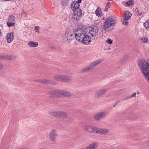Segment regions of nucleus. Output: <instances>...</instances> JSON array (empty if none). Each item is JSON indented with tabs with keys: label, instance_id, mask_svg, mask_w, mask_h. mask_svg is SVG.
Wrapping results in <instances>:
<instances>
[{
	"label": "nucleus",
	"instance_id": "nucleus-1",
	"mask_svg": "<svg viewBox=\"0 0 149 149\" xmlns=\"http://www.w3.org/2000/svg\"><path fill=\"white\" fill-rule=\"evenodd\" d=\"M115 24V21L111 17L107 19L102 26L103 29L107 32L111 31Z\"/></svg>",
	"mask_w": 149,
	"mask_h": 149
},
{
	"label": "nucleus",
	"instance_id": "nucleus-2",
	"mask_svg": "<svg viewBox=\"0 0 149 149\" xmlns=\"http://www.w3.org/2000/svg\"><path fill=\"white\" fill-rule=\"evenodd\" d=\"M72 77L71 76H65L57 74L55 75L54 78V80L62 82H70L72 80Z\"/></svg>",
	"mask_w": 149,
	"mask_h": 149
},
{
	"label": "nucleus",
	"instance_id": "nucleus-3",
	"mask_svg": "<svg viewBox=\"0 0 149 149\" xmlns=\"http://www.w3.org/2000/svg\"><path fill=\"white\" fill-rule=\"evenodd\" d=\"M73 32L75 38L79 41L85 34L84 31L80 29H78L74 31Z\"/></svg>",
	"mask_w": 149,
	"mask_h": 149
},
{
	"label": "nucleus",
	"instance_id": "nucleus-4",
	"mask_svg": "<svg viewBox=\"0 0 149 149\" xmlns=\"http://www.w3.org/2000/svg\"><path fill=\"white\" fill-rule=\"evenodd\" d=\"M62 90L56 89L49 91L48 94L51 97L59 98L62 97Z\"/></svg>",
	"mask_w": 149,
	"mask_h": 149
},
{
	"label": "nucleus",
	"instance_id": "nucleus-5",
	"mask_svg": "<svg viewBox=\"0 0 149 149\" xmlns=\"http://www.w3.org/2000/svg\"><path fill=\"white\" fill-rule=\"evenodd\" d=\"M49 138L51 142H56V137L58 136L57 131L55 129L52 130L49 133Z\"/></svg>",
	"mask_w": 149,
	"mask_h": 149
},
{
	"label": "nucleus",
	"instance_id": "nucleus-6",
	"mask_svg": "<svg viewBox=\"0 0 149 149\" xmlns=\"http://www.w3.org/2000/svg\"><path fill=\"white\" fill-rule=\"evenodd\" d=\"M74 11L72 14L73 19L76 21L79 20L82 17V11L79 9L78 10Z\"/></svg>",
	"mask_w": 149,
	"mask_h": 149
},
{
	"label": "nucleus",
	"instance_id": "nucleus-7",
	"mask_svg": "<svg viewBox=\"0 0 149 149\" xmlns=\"http://www.w3.org/2000/svg\"><path fill=\"white\" fill-rule=\"evenodd\" d=\"M106 111L101 112L97 113L94 116V118L96 120H100L104 118L107 115Z\"/></svg>",
	"mask_w": 149,
	"mask_h": 149
},
{
	"label": "nucleus",
	"instance_id": "nucleus-8",
	"mask_svg": "<svg viewBox=\"0 0 149 149\" xmlns=\"http://www.w3.org/2000/svg\"><path fill=\"white\" fill-rule=\"evenodd\" d=\"M15 18L13 15H10L8 18V21L7 24L8 26L12 27L14 26L15 24Z\"/></svg>",
	"mask_w": 149,
	"mask_h": 149
},
{
	"label": "nucleus",
	"instance_id": "nucleus-9",
	"mask_svg": "<svg viewBox=\"0 0 149 149\" xmlns=\"http://www.w3.org/2000/svg\"><path fill=\"white\" fill-rule=\"evenodd\" d=\"M91 38L89 36L85 34L79 41L84 44L88 45L91 42Z\"/></svg>",
	"mask_w": 149,
	"mask_h": 149
},
{
	"label": "nucleus",
	"instance_id": "nucleus-10",
	"mask_svg": "<svg viewBox=\"0 0 149 149\" xmlns=\"http://www.w3.org/2000/svg\"><path fill=\"white\" fill-rule=\"evenodd\" d=\"M37 81L40 83L45 84H50L53 85H55L54 81L48 79H39Z\"/></svg>",
	"mask_w": 149,
	"mask_h": 149
},
{
	"label": "nucleus",
	"instance_id": "nucleus-11",
	"mask_svg": "<svg viewBox=\"0 0 149 149\" xmlns=\"http://www.w3.org/2000/svg\"><path fill=\"white\" fill-rule=\"evenodd\" d=\"M79 3L77 1H74L71 4V7L72 10L73 11L78 10L79 9Z\"/></svg>",
	"mask_w": 149,
	"mask_h": 149
},
{
	"label": "nucleus",
	"instance_id": "nucleus-12",
	"mask_svg": "<svg viewBox=\"0 0 149 149\" xmlns=\"http://www.w3.org/2000/svg\"><path fill=\"white\" fill-rule=\"evenodd\" d=\"M99 146L97 142H94L88 145L86 147V149H97Z\"/></svg>",
	"mask_w": 149,
	"mask_h": 149
},
{
	"label": "nucleus",
	"instance_id": "nucleus-13",
	"mask_svg": "<svg viewBox=\"0 0 149 149\" xmlns=\"http://www.w3.org/2000/svg\"><path fill=\"white\" fill-rule=\"evenodd\" d=\"M106 92V90L105 89H100L96 92L95 96L97 97L102 96L105 94Z\"/></svg>",
	"mask_w": 149,
	"mask_h": 149
},
{
	"label": "nucleus",
	"instance_id": "nucleus-14",
	"mask_svg": "<svg viewBox=\"0 0 149 149\" xmlns=\"http://www.w3.org/2000/svg\"><path fill=\"white\" fill-rule=\"evenodd\" d=\"M89 33L91 36H95L98 32V29L97 28L90 27L88 28Z\"/></svg>",
	"mask_w": 149,
	"mask_h": 149
},
{
	"label": "nucleus",
	"instance_id": "nucleus-15",
	"mask_svg": "<svg viewBox=\"0 0 149 149\" xmlns=\"http://www.w3.org/2000/svg\"><path fill=\"white\" fill-rule=\"evenodd\" d=\"M16 57L13 55H0V59L4 60L15 59Z\"/></svg>",
	"mask_w": 149,
	"mask_h": 149
},
{
	"label": "nucleus",
	"instance_id": "nucleus-16",
	"mask_svg": "<svg viewBox=\"0 0 149 149\" xmlns=\"http://www.w3.org/2000/svg\"><path fill=\"white\" fill-rule=\"evenodd\" d=\"M65 36L66 37L67 41L69 42L74 38L73 34L68 32H66L65 34Z\"/></svg>",
	"mask_w": 149,
	"mask_h": 149
},
{
	"label": "nucleus",
	"instance_id": "nucleus-17",
	"mask_svg": "<svg viewBox=\"0 0 149 149\" xmlns=\"http://www.w3.org/2000/svg\"><path fill=\"white\" fill-rule=\"evenodd\" d=\"M67 116L68 115L66 112L58 111V117L64 119L67 118Z\"/></svg>",
	"mask_w": 149,
	"mask_h": 149
},
{
	"label": "nucleus",
	"instance_id": "nucleus-18",
	"mask_svg": "<svg viewBox=\"0 0 149 149\" xmlns=\"http://www.w3.org/2000/svg\"><path fill=\"white\" fill-rule=\"evenodd\" d=\"M93 127L90 125H86L84 127V129L87 132L91 134L92 133Z\"/></svg>",
	"mask_w": 149,
	"mask_h": 149
},
{
	"label": "nucleus",
	"instance_id": "nucleus-19",
	"mask_svg": "<svg viewBox=\"0 0 149 149\" xmlns=\"http://www.w3.org/2000/svg\"><path fill=\"white\" fill-rule=\"evenodd\" d=\"M14 38V34L13 32L8 33L7 34V39L8 42L10 43L13 40Z\"/></svg>",
	"mask_w": 149,
	"mask_h": 149
},
{
	"label": "nucleus",
	"instance_id": "nucleus-20",
	"mask_svg": "<svg viewBox=\"0 0 149 149\" xmlns=\"http://www.w3.org/2000/svg\"><path fill=\"white\" fill-rule=\"evenodd\" d=\"M102 60H99L96 61H94L91 63L89 65L92 69L97 65L102 62Z\"/></svg>",
	"mask_w": 149,
	"mask_h": 149
},
{
	"label": "nucleus",
	"instance_id": "nucleus-21",
	"mask_svg": "<svg viewBox=\"0 0 149 149\" xmlns=\"http://www.w3.org/2000/svg\"><path fill=\"white\" fill-rule=\"evenodd\" d=\"M101 128L96 127H93L92 133L100 134Z\"/></svg>",
	"mask_w": 149,
	"mask_h": 149
},
{
	"label": "nucleus",
	"instance_id": "nucleus-22",
	"mask_svg": "<svg viewBox=\"0 0 149 149\" xmlns=\"http://www.w3.org/2000/svg\"><path fill=\"white\" fill-rule=\"evenodd\" d=\"M101 11V9L100 8H98L95 11V14L96 16L98 17H101L102 15V12Z\"/></svg>",
	"mask_w": 149,
	"mask_h": 149
},
{
	"label": "nucleus",
	"instance_id": "nucleus-23",
	"mask_svg": "<svg viewBox=\"0 0 149 149\" xmlns=\"http://www.w3.org/2000/svg\"><path fill=\"white\" fill-rule=\"evenodd\" d=\"M109 132V130L107 129L101 128L100 134H106Z\"/></svg>",
	"mask_w": 149,
	"mask_h": 149
},
{
	"label": "nucleus",
	"instance_id": "nucleus-24",
	"mask_svg": "<svg viewBox=\"0 0 149 149\" xmlns=\"http://www.w3.org/2000/svg\"><path fill=\"white\" fill-rule=\"evenodd\" d=\"M28 45L30 47H35L38 45V43L36 42H35L33 41L29 42Z\"/></svg>",
	"mask_w": 149,
	"mask_h": 149
},
{
	"label": "nucleus",
	"instance_id": "nucleus-25",
	"mask_svg": "<svg viewBox=\"0 0 149 149\" xmlns=\"http://www.w3.org/2000/svg\"><path fill=\"white\" fill-rule=\"evenodd\" d=\"M131 15V14L128 11H127L125 13V17L123 19L126 20H128L130 18Z\"/></svg>",
	"mask_w": 149,
	"mask_h": 149
},
{
	"label": "nucleus",
	"instance_id": "nucleus-26",
	"mask_svg": "<svg viewBox=\"0 0 149 149\" xmlns=\"http://www.w3.org/2000/svg\"><path fill=\"white\" fill-rule=\"evenodd\" d=\"M62 97H70L71 95V93L69 92L64 91L62 90Z\"/></svg>",
	"mask_w": 149,
	"mask_h": 149
},
{
	"label": "nucleus",
	"instance_id": "nucleus-27",
	"mask_svg": "<svg viewBox=\"0 0 149 149\" xmlns=\"http://www.w3.org/2000/svg\"><path fill=\"white\" fill-rule=\"evenodd\" d=\"M58 111H51L49 112V114L53 116L58 117Z\"/></svg>",
	"mask_w": 149,
	"mask_h": 149
},
{
	"label": "nucleus",
	"instance_id": "nucleus-28",
	"mask_svg": "<svg viewBox=\"0 0 149 149\" xmlns=\"http://www.w3.org/2000/svg\"><path fill=\"white\" fill-rule=\"evenodd\" d=\"M92 69L90 65H88L82 71L83 73H86L88 72L89 70Z\"/></svg>",
	"mask_w": 149,
	"mask_h": 149
},
{
	"label": "nucleus",
	"instance_id": "nucleus-29",
	"mask_svg": "<svg viewBox=\"0 0 149 149\" xmlns=\"http://www.w3.org/2000/svg\"><path fill=\"white\" fill-rule=\"evenodd\" d=\"M144 26L147 30H149V20H147L144 23Z\"/></svg>",
	"mask_w": 149,
	"mask_h": 149
},
{
	"label": "nucleus",
	"instance_id": "nucleus-30",
	"mask_svg": "<svg viewBox=\"0 0 149 149\" xmlns=\"http://www.w3.org/2000/svg\"><path fill=\"white\" fill-rule=\"evenodd\" d=\"M110 4L109 2H107V3L104 9V11H107L108 9L110 7Z\"/></svg>",
	"mask_w": 149,
	"mask_h": 149
},
{
	"label": "nucleus",
	"instance_id": "nucleus-31",
	"mask_svg": "<svg viewBox=\"0 0 149 149\" xmlns=\"http://www.w3.org/2000/svg\"><path fill=\"white\" fill-rule=\"evenodd\" d=\"M133 3V1L132 0H130L126 2V4L127 6H130Z\"/></svg>",
	"mask_w": 149,
	"mask_h": 149
},
{
	"label": "nucleus",
	"instance_id": "nucleus-32",
	"mask_svg": "<svg viewBox=\"0 0 149 149\" xmlns=\"http://www.w3.org/2000/svg\"><path fill=\"white\" fill-rule=\"evenodd\" d=\"M127 20H126L123 19V24L124 25H127L128 24V22L127 21Z\"/></svg>",
	"mask_w": 149,
	"mask_h": 149
},
{
	"label": "nucleus",
	"instance_id": "nucleus-33",
	"mask_svg": "<svg viewBox=\"0 0 149 149\" xmlns=\"http://www.w3.org/2000/svg\"><path fill=\"white\" fill-rule=\"evenodd\" d=\"M142 40H143V42H147L148 41V38L147 37H144L142 38Z\"/></svg>",
	"mask_w": 149,
	"mask_h": 149
},
{
	"label": "nucleus",
	"instance_id": "nucleus-34",
	"mask_svg": "<svg viewBox=\"0 0 149 149\" xmlns=\"http://www.w3.org/2000/svg\"><path fill=\"white\" fill-rule=\"evenodd\" d=\"M40 28V27L39 26H36L34 28V29L36 30L35 31L36 32H37L38 33H39V29Z\"/></svg>",
	"mask_w": 149,
	"mask_h": 149
},
{
	"label": "nucleus",
	"instance_id": "nucleus-35",
	"mask_svg": "<svg viewBox=\"0 0 149 149\" xmlns=\"http://www.w3.org/2000/svg\"><path fill=\"white\" fill-rule=\"evenodd\" d=\"M6 69V67L5 66H4L3 65L0 63V70L3 69Z\"/></svg>",
	"mask_w": 149,
	"mask_h": 149
},
{
	"label": "nucleus",
	"instance_id": "nucleus-36",
	"mask_svg": "<svg viewBox=\"0 0 149 149\" xmlns=\"http://www.w3.org/2000/svg\"><path fill=\"white\" fill-rule=\"evenodd\" d=\"M106 41L107 43H109L110 44H112L113 42V41L109 38Z\"/></svg>",
	"mask_w": 149,
	"mask_h": 149
},
{
	"label": "nucleus",
	"instance_id": "nucleus-37",
	"mask_svg": "<svg viewBox=\"0 0 149 149\" xmlns=\"http://www.w3.org/2000/svg\"><path fill=\"white\" fill-rule=\"evenodd\" d=\"M136 93H133L130 96L131 98H132L136 96Z\"/></svg>",
	"mask_w": 149,
	"mask_h": 149
},
{
	"label": "nucleus",
	"instance_id": "nucleus-38",
	"mask_svg": "<svg viewBox=\"0 0 149 149\" xmlns=\"http://www.w3.org/2000/svg\"><path fill=\"white\" fill-rule=\"evenodd\" d=\"M119 103V101H116L115 103L113 104V107H115L116 105L118 104Z\"/></svg>",
	"mask_w": 149,
	"mask_h": 149
},
{
	"label": "nucleus",
	"instance_id": "nucleus-39",
	"mask_svg": "<svg viewBox=\"0 0 149 149\" xmlns=\"http://www.w3.org/2000/svg\"><path fill=\"white\" fill-rule=\"evenodd\" d=\"M131 98L129 96H127L125 97V98L123 99V100H127L129 98Z\"/></svg>",
	"mask_w": 149,
	"mask_h": 149
},
{
	"label": "nucleus",
	"instance_id": "nucleus-40",
	"mask_svg": "<svg viewBox=\"0 0 149 149\" xmlns=\"http://www.w3.org/2000/svg\"><path fill=\"white\" fill-rule=\"evenodd\" d=\"M135 11L136 12V13L138 14L139 13V10L138 9V8H136L135 9Z\"/></svg>",
	"mask_w": 149,
	"mask_h": 149
},
{
	"label": "nucleus",
	"instance_id": "nucleus-41",
	"mask_svg": "<svg viewBox=\"0 0 149 149\" xmlns=\"http://www.w3.org/2000/svg\"><path fill=\"white\" fill-rule=\"evenodd\" d=\"M78 149H86V148L81 147L78 148Z\"/></svg>",
	"mask_w": 149,
	"mask_h": 149
},
{
	"label": "nucleus",
	"instance_id": "nucleus-42",
	"mask_svg": "<svg viewBox=\"0 0 149 149\" xmlns=\"http://www.w3.org/2000/svg\"><path fill=\"white\" fill-rule=\"evenodd\" d=\"M142 15V13H139L138 15H137L140 16L141 15Z\"/></svg>",
	"mask_w": 149,
	"mask_h": 149
},
{
	"label": "nucleus",
	"instance_id": "nucleus-43",
	"mask_svg": "<svg viewBox=\"0 0 149 149\" xmlns=\"http://www.w3.org/2000/svg\"><path fill=\"white\" fill-rule=\"evenodd\" d=\"M82 0H78V3H81V2Z\"/></svg>",
	"mask_w": 149,
	"mask_h": 149
},
{
	"label": "nucleus",
	"instance_id": "nucleus-44",
	"mask_svg": "<svg viewBox=\"0 0 149 149\" xmlns=\"http://www.w3.org/2000/svg\"><path fill=\"white\" fill-rule=\"evenodd\" d=\"M62 4H63V5H65V3H63V2H62Z\"/></svg>",
	"mask_w": 149,
	"mask_h": 149
},
{
	"label": "nucleus",
	"instance_id": "nucleus-45",
	"mask_svg": "<svg viewBox=\"0 0 149 149\" xmlns=\"http://www.w3.org/2000/svg\"><path fill=\"white\" fill-rule=\"evenodd\" d=\"M138 93H139V92H138Z\"/></svg>",
	"mask_w": 149,
	"mask_h": 149
}]
</instances>
